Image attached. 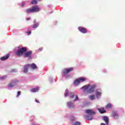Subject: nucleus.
I'll use <instances>...</instances> for the list:
<instances>
[{
	"instance_id": "obj_1",
	"label": "nucleus",
	"mask_w": 125,
	"mask_h": 125,
	"mask_svg": "<svg viewBox=\"0 0 125 125\" xmlns=\"http://www.w3.org/2000/svg\"><path fill=\"white\" fill-rule=\"evenodd\" d=\"M95 87H96L95 85H90V84H88L87 85L83 86L81 88V89H83V91L87 90L86 93H93V92H94V89H95ZM88 88L89 89L88 90Z\"/></svg>"
},
{
	"instance_id": "obj_2",
	"label": "nucleus",
	"mask_w": 125,
	"mask_h": 125,
	"mask_svg": "<svg viewBox=\"0 0 125 125\" xmlns=\"http://www.w3.org/2000/svg\"><path fill=\"white\" fill-rule=\"evenodd\" d=\"M40 11V7L38 5H34L31 8L26 9L25 12L26 13H35Z\"/></svg>"
},
{
	"instance_id": "obj_3",
	"label": "nucleus",
	"mask_w": 125,
	"mask_h": 125,
	"mask_svg": "<svg viewBox=\"0 0 125 125\" xmlns=\"http://www.w3.org/2000/svg\"><path fill=\"white\" fill-rule=\"evenodd\" d=\"M27 51V50L26 47H22L16 51V54L18 57H21V56H22V55L24 56L25 52Z\"/></svg>"
},
{
	"instance_id": "obj_4",
	"label": "nucleus",
	"mask_w": 125,
	"mask_h": 125,
	"mask_svg": "<svg viewBox=\"0 0 125 125\" xmlns=\"http://www.w3.org/2000/svg\"><path fill=\"white\" fill-rule=\"evenodd\" d=\"M19 83V81L16 79L14 80H12L11 83H9L8 84V87H13V86H15L16 84Z\"/></svg>"
},
{
	"instance_id": "obj_5",
	"label": "nucleus",
	"mask_w": 125,
	"mask_h": 125,
	"mask_svg": "<svg viewBox=\"0 0 125 125\" xmlns=\"http://www.w3.org/2000/svg\"><path fill=\"white\" fill-rule=\"evenodd\" d=\"M32 54H33V52L32 51H26L24 52L23 57L24 58H28L29 59H31V58H32Z\"/></svg>"
},
{
	"instance_id": "obj_6",
	"label": "nucleus",
	"mask_w": 125,
	"mask_h": 125,
	"mask_svg": "<svg viewBox=\"0 0 125 125\" xmlns=\"http://www.w3.org/2000/svg\"><path fill=\"white\" fill-rule=\"evenodd\" d=\"M79 30L80 32H81V33H82L83 34H86V33H87V29L84 27H79Z\"/></svg>"
},
{
	"instance_id": "obj_7",
	"label": "nucleus",
	"mask_w": 125,
	"mask_h": 125,
	"mask_svg": "<svg viewBox=\"0 0 125 125\" xmlns=\"http://www.w3.org/2000/svg\"><path fill=\"white\" fill-rule=\"evenodd\" d=\"M95 94L97 98H99L101 96V94H102V90H101V89H97L96 90Z\"/></svg>"
},
{
	"instance_id": "obj_8",
	"label": "nucleus",
	"mask_w": 125,
	"mask_h": 125,
	"mask_svg": "<svg viewBox=\"0 0 125 125\" xmlns=\"http://www.w3.org/2000/svg\"><path fill=\"white\" fill-rule=\"evenodd\" d=\"M86 114L88 115H95V112L92 109H86L85 110Z\"/></svg>"
},
{
	"instance_id": "obj_9",
	"label": "nucleus",
	"mask_w": 125,
	"mask_h": 125,
	"mask_svg": "<svg viewBox=\"0 0 125 125\" xmlns=\"http://www.w3.org/2000/svg\"><path fill=\"white\" fill-rule=\"evenodd\" d=\"M112 118L117 120V119H119V114L116 111H113L112 112Z\"/></svg>"
},
{
	"instance_id": "obj_10",
	"label": "nucleus",
	"mask_w": 125,
	"mask_h": 125,
	"mask_svg": "<svg viewBox=\"0 0 125 125\" xmlns=\"http://www.w3.org/2000/svg\"><path fill=\"white\" fill-rule=\"evenodd\" d=\"M103 120L105 122L106 125H109V118L107 116L103 117Z\"/></svg>"
},
{
	"instance_id": "obj_11",
	"label": "nucleus",
	"mask_w": 125,
	"mask_h": 125,
	"mask_svg": "<svg viewBox=\"0 0 125 125\" xmlns=\"http://www.w3.org/2000/svg\"><path fill=\"white\" fill-rule=\"evenodd\" d=\"M28 67H30L31 69H37V65H36L34 63L28 64Z\"/></svg>"
},
{
	"instance_id": "obj_12",
	"label": "nucleus",
	"mask_w": 125,
	"mask_h": 125,
	"mask_svg": "<svg viewBox=\"0 0 125 125\" xmlns=\"http://www.w3.org/2000/svg\"><path fill=\"white\" fill-rule=\"evenodd\" d=\"M92 115H85V118L86 119V120H88V121H91L93 119V117L92 116Z\"/></svg>"
},
{
	"instance_id": "obj_13",
	"label": "nucleus",
	"mask_w": 125,
	"mask_h": 125,
	"mask_svg": "<svg viewBox=\"0 0 125 125\" xmlns=\"http://www.w3.org/2000/svg\"><path fill=\"white\" fill-rule=\"evenodd\" d=\"M67 106H68L69 108H74V103L68 102H67Z\"/></svg>"
},
{
	"instance_id": "obj_14",
	"label": "nucleus",
	"mask_w": 125,
	"mask_h": 125,
	"mask_svg": "<svg viewBox=\"0 0 125 125\" xmlns=\"http://www.w3.org/2000/svg\"><path fill=\"white\" fill-rule=\"evenodd\" d=\"M9 58V55H7L5 57H1L0 60H1V61H4V60H7V59H8Z\"/></svg>"
},
{
	"instance_id": "obj_15",
	"label": "nucleus",
	"mask_w": 125,
	"mask_h": 125,
	"mask_svg": "<svg viewBox=\"0 0 125 125\" xmlns=\"http://www.w3.org/2000/svg\"><path fill=\"white\" fill-rule=\"evenodd\" d=\"M40 89V88H39V87H37L35 88H32L31 89V92H37V91H39V90Z\"/></svg>"
},
{
	"instance_id": "obj_16",
	"label": "nucleus",
	"mask_w": 125,
	"mask_h": 125,
	"mask_svg": "<svg viewBox=\"0 0 125 125\" xmlns=\"http://www.w3.org/2000/svg\"><path fill=\"white\" fill-rule=\"evenodd\" d=\"M80 83H81L80 80L79 79H77L74 82V84L75 85H79V84H80Z\"/></svg>"
},
{
	"instance_id": "obj_17",
	"label": "nucleus",
	"mask_w": 125,
	"mask_h": 125,
	"mask_svg": "<svg viewBox=\"0 0 125 125\" xmlns=\"http://www.w3.org/2000/svg\"><path fill=\"white\" fill-rule=\"evenodd\" d=\"M40 25V23L39 22L35 23L32 26V28L33 29H36V28H38Z\"/></svg>"
},
{
	"instance_id": "obj_18",
	"label": "nucleus",
	"mask_w": 125,
	"mask_h": 125,
	"mask_svg": "<svg viewBox=\"0 0 125 125\" xmlns=\"http://www.w3.org/2000/svg\"><path fill=\"white\" fill-rule=\"evenodd\" d=\"M29 67V65L28 64L24 66V69L23 70V73H27L28 72V67Z\"/></svg>"
},
{
	"instance_id": "obj_19",
	"label": "nucleus",
	"mask_w": 125,
	"mask_h": 125,
	"mask_svg": "<svg viewBox=\"0 0 125 125\" xmlns=\"http://www.w3.org/2000/svg\"><path fill=\"white\" fill-rule=\"evenodd\" d=\"M66 70L67 73H70V72H72L73 70H74V68L73 67L69 68H65Z\"/></svg>"
},
{
	"instance_id": "obj_20",
	"label": "nucleus",
	"mask_w": 125,
	"mask_h": 125,
	"mask_svg": "<svg viewBox=\"0 0 125 125\" xmlns=\"http://www.w3.org/2000/svg\"><path fill=\"white\" fill-rule=\"evenodd\" d=\"M99 111L100 113H101V114H104V113H106V110L105 109H99Z\"/></svg>"
},
{
	"instance_id": "obj_21",
	"label": "nucleus",
	"mask_w": 125,
	"mask_h": 125,
	"mask_svg": "<svg viewBox=\"0 0 125 125\" xmlns=\"http://www.w3.org/2000/svg\"><path fill=\"white\" fill-rule=\"evenodd\" d=\"M89 97L91 100H94V99H95V96L94 95H91L89 96Z\"/></svg>"
},
{
	"instance_id": "obj_22",
	"label": "nucleus",
	"mask_w": 125,
	"mask_h": 125,
	"mask_svg": "<svg viewBox=\"0 0 125 125\" xmlns=\"http://www.w3.org/2000/svg\"><path fill=\"white\" fill-rule=\"evenodd\" d=\"M111 107H112V104H108L106 105V109H111Z\"/></svg>"
},
{
	"instance_id": "obj_23",
	"label": "nucleus",
	"mask_w": 125,
	"mask_h": 125,
	"mask_svg": "<svg viewBox=\"0 0 125 125\" xmlns=\"http://www.w3.org/2000/svg\"><path fill=\"white\" fill-rule=\"evenodd\" d=\"M79 82H84L86 79L85 78H80L79 79Z\"/></svg>"
},
{
	"instance_id": "obj_24",
	"label": "nucleus",
	"mask_w": 125,
	"mask_h": 125,
	"mask_svg": "<svg viewBox=\"0 0 125 125\" xmlns=\"http://www.w3.org/2000/svg\"><path fill=\"white\" fill-rule=\"evenodd\" d=\"M37 3H38V1L36 0H33L31 2V4H37Z\"/></svg>"
},
{
	"instance_id": "obj_25",
	"label": "nucleus",
	"mask_w": 125,
	"mask_h": 125,
	"mask_svg": "<svg viewBox=\"0 0 125 125\" xmlns=\"http://www.w3.org/2000/svg\"><path fill=\"white\" fill-rule=\"evenodd\" d=\"M68 73L67 72L66 69H65V70L63 71L62 75H63L64 76H66V75H67V74Z\"/></svg>"
},
{
	"instance_id": "obj_26",
	"label": "nucleus",
	"mask_w": 125,
	"mask_h": 125,
	"mask_svg": "<svg viewBox=\"0 0 125 125\" xmlns=\"http://www.w3.org/2000/svg\"><path fill=\"white\" fill-rule=\"evenodd\" d=\"M72 125H81V122H76L74 123Z\"/></svg>"
},
{
	"instance_id": "obj_27",
	"label": "nucleus",
	"mask_w": 125,
	"mask_h": 125,
	"mask_svg": "<svg viewBox=\"0 0 125 125\" xmlns=\"http://www.w3.org/2000/svg\"><path fill=\"white\" fill-rule=\"evenodd\" d=\"M68 94H69V91L68 90H65V96L67 97L68 96Z\"/></svg>"
},
{
	"instance_id": "obj_28",
	"label": "nucleus",
	"mask_w": 125,
	"mask_h": 125,
	"mask_svg": "<svg viewBox=\"0 0 125 125\" xmlns=\"http://www.w3.org/2000/svg\"><path fill=\"white\" fill-rule=\"evenodd\" d=\"M21 94V91H19L17 93V95L16 96L17 97H18V96H19V95H20Z\"/></svg>"
},
{
	"instance_id": "obj_29",
	"label": "nucleus",
	"mask_w": 125,
	"mask_h": 125,
	"mask_svg": "<svg viewBox=\"0 0 125 125\" xmlns=\"http://www.w3.org/2000/svg\"><path fill=\"white\" fill-rule=\"evenodd\" d=\"M0 80H4V79H6V76H2L1 77H0Z\"/></svg>"
},
{
	"instance_id": "obj_30",
	"label": "nucleus",
	"mask_w": 125,
	"mask_h": 125,
	"mask_svg": "<svg viewBox=\"0 0 125 125\" xmlns=\"http://www.w3.org/2000/svg\"><path fill=\"white\" fill-rule=\"evenodd\" d=\"M77 100H79V97H78V95L76 96V98L74 100V101H77Z\"/></svg>"
},
{
	"instance_id": "obj_31",
	"label": "nucleus",
	"mask_w": 125,
	"mask_h": 125,
	"mask_svg": "<svg viewBox=\"0 0 125 125\" xmlns=\"http://www.w3.org/2000/svg\"><path fill=\"white\" fill-rule=\"evenodd\" d=\"M70 98H74L75 97V95L72 94L70 96Z\"/></svg>"
},
{
	"instance_id": "obj_32",
	"label": "nucleus",
	"mask_w": 125,
	"mask_h": 125,
	"mask_svg": "<svg viewBox=\"0 0 125 125\" xmlns=\"http://www.w3.org/2000/svg\"><path fill=\"white\" fill-rule=\"evenodd\" d=\"M28 35H31L32 34V31H28L26 32Z\"/></svg>"
},
{
	"instance_id": "obj_33",
	"label": "nucleus",
	"mask_w": 125,
	"mask_h": 125,
	"mask_svg": "<svg viewBox=\"0 0 125 125\" xmlns=\"http://www.w3.org/2000/svg\"><path fill=\"white\" fill-rule=\"evenodd\" d=\"M30 19H31V18H27L26 19V21H29V20H30Z\"/></svg>"
},
{
	"instance_id": "obj_34",
	"label": "nucleus",
	"mask_w": 125,
	"mask_h": 125,
	"mask_svg": "<svg viewBox=\"0 0 125 125\" xmlns=\"http://www.w3.org/2000/svg\"><path fill=\"white\" fill-rule=\"evenodd\" d=\"M24 5H25V3H21V7H23V6H24Z\"/></svg>"
},
{
	"instance_id": "obj_35",
	"label": "nucleus",
	"mask_w": 125,
	"mask_h": 125,
	"mask_svg": "<svg viewBox=\"0 0 125 125\" xmlns=\"http://www.w3.org/2000/svg\"><path fill=\"white\" fill-rule=\"evenodd\" d=\"M35 102H37V103H40V101H39L38 100H36Z\"/></svg>"
},
{
	"instance_id": "obj_36",
	"label": "nucleus",
	"mask_w": 125,
	"mask_h": 125,
	"mask_svg": "<svg viewBox=\"0 0 125 125\" xmlns=\"http://www.w3.org/2000/svg\"><path fill=\"white\" fill-rule=\"evenodd\" d=\"M101 125H106V124H104V123H101Z\"/></svg>"
},
{
	"instance_id": "obj_37",
	"label": "nucleus",
	"mask_w": 125,
	"mask_h": 125,
	"mask_svg": "<svg viewBox=\"0 0 125 125\" xmlns=\"http://www.w3.org/2000/svg\"><path fill=\"white\" fill-rule=\"evenodd\" d=\"M42 48H41L39 49V50H42Z\"/></svg>"
},
{
	"instance_id": "obj_38",
	"label": "nucleus",
	"mask_w": 125,
	"mask_h": 125,
	"mask_svg": "<svg viewBox=\"0 0 125 125\" xmlns=\"http://www.w3.org/2000/svg\"><path fill=\"white\" fill-rule=\"evenodd\" d=\"M32 125H39L33 124Z\"/></svg>"
}]
</instances>
